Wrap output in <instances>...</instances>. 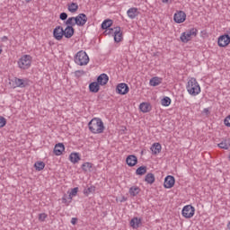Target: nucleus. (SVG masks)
I'll use <instances>...</instances> for the list:
<instances>
[{
	"instance_id": "46",
	"label": "nucleus",
	"mask_w": 230,
	"mask_h": 230,
	"mask_svg": "<svg viewBox=\"0 0 230 230\" xmlns=\"http://www.w3.org/2000/svg\"><path fill=\"white\" fill-rule=\"evenodd\" d=\"M203 112L205 113V114H207V116L209 114V109H208V108H205L204 110H203Z\"/></svg>"
},
{
	"instance_id": "5",
	"label": "nucleus",
	"mask_w": 230,
	"mask_h": 230,
	"mask_svg": "<svg viewBox=\"0 0 230 230\" xmlns=\"http://www.w3.org/2000/svg\"><path fill=\"white\" fill-rule=\"evenodd\" d=\"M181 215L184 218H191L195 215V208L191 205H186L182 208Z\"/></svg>"
},
{
	"instance_id": "24",
	"label": "nucleus",
	"mask_w": 230,
	"mask_h": 230,
	"mask_svg": "<svg viewBox=\"0 0 230 230\" xmlns=\"http://www.w3.org/2000/svg\"><path fill=\"white\" fill-rule=\"evenodd\" d=\"M145 181L147 182V184H154V182H155V175H154L152 172H149L146 175Z\"/></svg>"
},
{
	"instance_id": "45",
	"label": "nucleus",
	"mask_w": 230,
	"mask_h": 230,
	"mask_svg": "<svg viewBox=\"0 0 230 230\" xmlns=\"http://www.w3.org/2000/svg\"><path fill=\"white\" fill-rule=\"evenodd\" d=\"M76 222H78V218H76V217H72V219H71V225H72V226H76Z\"/></svg>"
},
{
	"instance_id": "47",
	"label": "nucleus",
	"mask_w": 230,
	"mask_h": 230,
	"mask_svg": "<svg viewBox=\"0 0 230 230\" xmlns=\"http://www.w3.org/2000/svg\"><path fill=\"white\" fill-rule=\"evenodd\" d=\"M162 3L168 4L169 3H172V0H162Z\"/></svg>"
},
{
	"instance_id": "17",
	"label": "nucleus",
	"mask_w": 230,
	"mask_h": 230,
	"mask_svg": "<svg viewBox=\"0 0 230 230\" xmlns=\"http://www.w3.org/2000/svg\"><path fill=\"white\" fill-rule=\"evenodd\" d=\"M161 84H163V78L157 76L151 78L149 81V84L152 87H157V85H161Z\"/></svg>"
},
{
	"instance_id": "8",
	"label": "nucleus",
	"mask_w": 230,
	"mask_h": 230,
	"mask_svg": "<svg viewBox=\"0 0 230 230\" xmlns=\"http://www.w3.org/2000/svg\"><path fill=\"white\" fill-rule=\"evenodd\" d=\"M173 20L177 24H181L186 21V13L183 11H179L174 13Z\"/></svg>"
},
{
	"instance_id": "33",
	"label": "nucleus",
	"mask_w": 230,
	"mask_h": 230,
	"mask_svg": "<svg viewBox=\"0 0 230 230\" xmlns=\"http://www.w3.org/2000/svg\"><path fill=\"white\" fill-rule=\"evenodd\" d=\"M46 167V164H44V162H36L34 164V168L38 171L40 172L42 171L43 168Z\"/></svg>"
},
{
	"instance_id": "38",
	"label": "nucleus",
	"mask_w": 230,
	"mask_h": 230,
	"mask_svg": "<svg viewBox=\"0 0 230 230\" xmlns=\"http://www.w3.org/2000/svg\"><path fill=\"white\" fill-rule=\"evenodd\" d=\"M63 204H66V206H69L71 204L72 200L69 201V195L65 194L62 198Z\"/></svg>"
},
{
	"instance_id": "35",
	"label": "nucleus",
	"mask_w": 230,
	"mask_h": 230,
	"mask_svg": "<svg viewBox=\"0 0 230 230\" xmlns=\"http://www.w3.org/2000/svg\"><path fill=\"white\" fill-rule=\"evenodd\" d=\"M137 175H145L146 173V166H140L136 171Z\"/></svg>"
},
{
	"instance_id": "30",
	"label": "nucleus",
	"mask_w": 230,
	"mask_h": 230,
	"mask_svg": "<svg viewBox=\"0 0 230 230\" xmlns=\"http://www.w3.org/2000/svg\"><path fill=\"white\" fill-rule=\"evenodd\" d=\"M65 24L66 26H76V17H69L66 22Z\"/></svg>"
},
{
	"instance_id": "18",
	"label": "nucleus",
	"mask_w": 230,
	"mask_h": 230,
	"mask_svg": "<svg viewBox=\"0 0 230 230\" xmlns=\"http://www.w3.org/2000/svg\"><path fill=\"white\" fill-rule=\"evenodd\" d=\"M139 109L141 112H144V113L150 112V111H152V105H150V103L148 102H142L139 105Z\"/></svg>"
},
{
	"instance_id": "6",
	"label": "nucleus",
	"mask_w": 230,
	"mask_h": 230,
	"mask_svg": "<svg viewBox=\"0 0 230 230\" xmlns=\"http://www.w3.org/2000/svg\"><path fill=\"white\" fill-rule=\"evenodd\" d=\"M128 91H130V88H128V84L125 83H120L116 87V93L125 95L128 93Z\"/></svg>"
},
{
	"instance_id": "26",
	"label": "nucleus",
	"mask_w": 230,
	"mask_h": 230,
	"mask_svg": "<svg viewBox=\"0 0 230 230\" xmlns=\"http://www.w3.org/2000/svg\"><path fill=\"white\" fill-rule=\"evenodd\" d=\"M96 191V187H94L93 185L85 188L83 190L84 195H85V197H89V195H91V193H94Z\"/></svg>"
},
{
	"instance_id": "14",
	"label": "nucleus",
	"mask_w": 230,
	"mask_h": 230,
	"mask_svg": "<svg viewBox=\"0 0 230 230\" xmlns=\"http://www.w3.org/2000/svg\"><path fill=\"white\" fill-rule=\"evenodd\" d=\"M126 163L128 164V166H136L137 164V156L134 155H129L127 158H126Z\"/></svg>"
},
{
	"instance_id": "16",
	"label": "nucleus",
	"mask_w": 230,
	"mask_h": 230,
	"mask_svg": "<svg viewBox=\"0 0 230 230\" xmlns=\"http://www.w3.org/2000/svg\"><path fill=\"white\" fill-rule=\"evenodd\" d=\"M66 150V146L62 143H58L54 147L55 155H62V153Z\"/></svg>"
},
{
	"instance_id": "51",
	"label": "nucleus",
	"mask_w": 230,
	"mask_h": 230,
	"mask_svg": "<svg viewBox=\"0 0 230 230\" xmlns=\"http://www.w3.org/2000/svg\"><path fill=\"white\" fill-rule=\"evenodd\" d=\"M2 49H0V53H1Z\"/></svg>"
},
{
	"instance_id": "9",
	"label": "nucleus",
	"mask_w": 230,
	"mask_h": 230,
	"mask_svg": "<svg viewBox=\"0 0 230 230\" xmlns=\"http://www.w3.org/2000/svg\"><path fill=\"white\" fill-rule=\"evenodd\" d=\"M230 43V37L229 35H221L218 38L217 44L219 48H226V46H229Z\"/></svg>"
},
{
	"instance_id": "20",
	"label": "nucleus",
	"mask_w": 230,
	"mask_h": 230,
	"mask_svg": "<svg viewBox=\"0 0 230 230\" xmlns=\"http://www.w3.org/2000/svg\"><path fill=\"white\" fill-rule=\"evenodd\" d=\"M127 13L129 19H136V17H137V8L131 7L128 10Z\"/></svg>"
},
{
	"instance_id": "28",
	"label": "nucleus",
	"mask_w": 230,
	"mask_h": 230,
	"mask_svg": "<svg viewBox=\"0 0 230 230\" xmlns=\"http://www.w3.org/2000/svg\"><path fill=\"white\" fill-rule=\"evenodd\" d=\"M139 224H141V219L137 217H134L130 221V226L133 229H137V227H139Z\"/></svg>"
},
{
	"instance_id": "43",
	"label": "nucleus",
	"mask_w": 230,
	"mask_h": 230,
	"mask_svg": "<svg viewBox=\"0 0 230 230\" xmlns=\"http://www.w3.org/2000/svg\"><path fill=\"white\" fill-rule=\"evenodd\" d=\"M59 19H60L61 21H66V19H67V14H66V13H61L59 14Z\"/></svg>"
},
{
	"instance_id": "39",
	"label": "nucleus",
	"mask_w": 230,
	"mask_h": 230,
	"mask_svg": "<svg viewBox=\"0 0 230 230\" xmlns=\"http://www.w3.org/2000/svg\"><path fill=\"white\" fill-rule=\"evenodd\" d=\"M219 148H223L224 150H228L229 146H227V143L226 142H221L218 144Z\"/></svg>"
},
{
	"instance_id": "31",
	"label": "nucleus",
	"mask_w": 230,
	"mask_h": 230,
	"mask_svg": "<svg viewBox=\"0 0 230 230\" xmlns=\"http://www.w3.org/2000/svg\"><path fill=\"white\" fill-rule=\"evenodd\" d=\"M111 26H112V20H105L102 23V30H108Z\"/></svg>"
},
{
	"instance_id": "32",
	"label": "nucleus",
	"mask_w": 230,
	"mask_h": 230,
	"mask_svg": "<svg viewBox=\"0 0 230 230\" xmlns=\"http://www.w3.org/2000/svg\"><path fill=\"white\" fill-rule=\"evenodd\" d=\"M171 103H172V99H170V97H164L161 101V104L163 105V107H170Z\"/></svg>"
},
{
	"instance_id": "21",
	"label": "nucleus",
	"mask_w": 230,
	"mask_h": 230,
	"mask_svg": "<svg viewBox=\"0 0 230 230\" xmlns=\"http://www.w3.org/2000/svg\"><path fill=\"white\" fill-rule=\"evenodd\" d=\"M90 93H98L100 91V84L98 82H93L89 84Z\"/></svg>"
},
{
	"instance_id": "4",
	"label": "nucleus",
	"mask_w": 230,
	"mask_h": 230,
	"mask_svg": "<svg viewBox=\"0 0 230 230\" xmlns=\"http://www.w3.org/2000/svg\"><path fill=\"white\" fill-rule=\"evenodd\" d=\"M31 60L32 58L30 55H23L19 60H18V67L20 69H30L31 67Z\"/></svg>"
},
{
	"instance_id": "11",
	"label": "nucleus",
	"mask_w": 230,
	"mask_h": 230,
	"mask_svg": "<svg viewBox=\"0 0 230 230\" xmlns=\"http://www.w3.org/2000/svg\"><path fill=\"white\" fill-rule=\"evenodd\" d=\"M164 186L168 190H170V188H173V186H175V178L172 175L166 176Z\"/></svg>"
},
{
	"instance_id": "41",
	"label": "nucleus",
	"mask_w": 230,
	"mask_h": 230,
	"mask_svg": "<svg viewBox=\"0 0 230 230\" xmlns=\"http://www.w3.org/2000/svg\"><path fill=\"white\" fill-rule=\"evenodd\" d=\"M115 31H116V28H114V29L109 28V29H106L105 33H106V35H114Z\"/></svg>"
},
{
	"instance_id": "42",
	"label": "nucleus",
	"mask_w": 230,
	"mask_h": 230,
	"mask_svg": "<svg viewBox=\"0 0 230 230\" xmlns=\"http://www.w3.org/2000/svg\"><path fill=\"white\" fill-rule=\"evenodd\" d=\"M6 125V119L4 117H0V128H3Z\"/></svg>"
},
{
	"instance_id": "34",
	"label": "nucleus",
	"mask_w": 230,
	"mask_h": 230,
	"mask_svg": "<svg viewBox=\"0 0 230 230\" xmlns=\"http://www.w3.org/2000/svg\"><path fill=\"white\" fill-rule=\"evenodd\" d=\"M77 193H78V187L72 189L71 192L68 194V200L69 201L73 200V197H76Z\"/></svg>"
},
{
	"instance_id": "23",
	"label": "nucleus",
	"mask_w": 230,
	"mask_h": 230,
	"mask_svg": "<svg viewBox=\"0 0 230 230\" xmlns=\"http://www.w3.org/2000/svg\"><path fill=\"white\" fill-rule=\"evenodd\" d=\"M69 161L73 163V164H76L78 161H80V154L79 153H71L69 155Z\"/></svg>"
},
{
	"instance_id": "49",
	"label": "nucleus",
	"mask_w": 230,
	"mask_h": 230,
	"mask_svg": "<svg viewBox=\"0 0 230 230\" xmlns=\"http://www.w3.org/2000/svg\"><path fill=\"white\" fill-rule=\"evenodd\" d=\"M227 229L230 230V221H229L228 224H227Z\"/></svg>"
},
{
	"instance_id": "40",
	"label": "nucleus",
	"mask_w": 230,
	"mask_h": 230,
	"mask_svg": "<svg viewBox=\"0 0 230 230\" xmlns=\"http://www.w3.org/2000/svg\"><path fill=\"white\" fill-rule=\"evenodd\" d=\"M48 218V215L46 213H41L39 215V220L40 222H44Z\"/></svg>"
},
{
	"instance_id": "25",
	"label": "nucleus",
	"mask_w": 230,
	"mask_h": 230,
	"mask_svg": "<svg viewBox=\"0 0 230 230\" xmlns=\"http://www.w3.org/2000/svg\"><path fill=\"white\" fill-rule=\"evenodd\" d=\"M181 42H184L185 44L190 42V40H191V36L187 32V31L185 32H182L181 37H180Z\"/></svg>"
},
{
	"instance_id": "36",
	"label": "nucleus",
	"mask_w": 230,
	"mask_h": 230,
	"mask_svg": "<svg viewBox=\"0 0 230 230\" xmlns=\"http://www.w3.org/2000/svg\"><path fill=\"white\" fill-rule=\"evenodd\" d=\"M91 168H93V164L86 162L84 164H83L82 165V170L84 172H89V170H91Z\"/></svg>"
},
{
	"instance_id": "29",
	"label": "nucleus",
	"mask_w": 230,
	"mask_h": 230,
	"mask_svg": "<svg viewBox=\"0 0 230 230\" xmlns=\"http://www.w3.org/2000/svg\"><path fill=\"white\" fill-rule=\"evenodd\" d=\"M14 84L16 87H26V82H24V79H21V78H14Z\"/></svg>"
},
{
	"instance_id": "12",
	"label": "nucleus",
	"mask_w": 230,
	"mask_h": 230,
	"mask_svg": "<svg viewBox=\"0 0 230 230\" xmlns=\"http://www.w3.org/2000/svg\"><path fill=\"white\" fill-rule=\"evenodd\" d=\"M113 37L115 42H121V40H123V32L120 27H115Z\"/></svg>"
},
{
	"instance_id": "7",
	"label": "nucleus",
	"mask_w": 230,
	"mask_h": 230,
	"mask_svg": "<svg viewBox=\"0 0 230 230\" xmlns=\"http://www.w3.org/2000/svg\"><path fill=\"white\" fill-rule=\"evenodd\" d=\"M53 37L56 40H62L64 39V28L60 25L53 30Z\"/></svg>"
},
{
	"instance_id": "48",
	"label": "nucleus",
	"mask_w": 230,
	"mask_h": 230,
	"mask_svg": "<svg viewBox=\"0 0 230 230\" xmlns=\"http://www.w3.org/2000/svg\"><path fill=\"white\" fill-rule=\"evenodd\" d=\"M2 40H8V37L4 36V37L2 38Z\"/></svg>"
},
{
	"instance_id": "1",
	"label": "nucleus",
	"mask_w": 230,
	"mask_h": 230,
	"mask_svg": "<svg viewBox=\"0 0 230 230\" xmlns=\"http://www.w3.org/2000/svg\"><path fill=\"white\" fill-rule=\"evenodd\" d=\"M88 128L92 132V134H103V130H105V126L103 125V121L100 118H93L88 123Z\"/></svg>"
},
{
	"instance_id": "22",
	"label": "nucleus",
	"mask_w": 230,
	"mask_h": 230,
	"mask_svg": "<svg viewBox=\"0 0 230 230\" xmlns=\"http://www.w3.org/2000/svg\"><path fill=\"white\" fill-rule=\"evenodd\" d=\"M67 10H68V12H70V13H75V12H78V4H76L75 2L68 4Z\"/></svg>"
},
{
	"instance_id": "3",
	"label": "nucleus",
	"mask_w": 230,
	"mask_h": 230,
	"mask_svg": "<svg viewBox=\"0 0 230 230\" xmlns=\"http://www.w3.org/2000/svg\"><path fill=\"white\" fill-rule=\"evenodd\" d=\"M74 60L77 66H87L89 64V56L85 51L80 50L75 54Z\"/></svg>"
},
{
	"instance_id": "27",
	"label": "nucleus",
	"mask_w": 230,
	"mask_h": 230,
	"mask_svg": "<svg viewBox=\"0 0 230 230\" xmlns=\"http://www.w3.org/2000/svg\"><path fill=\"white\" fill-rule=\"evenodd\" d=\"M141 191V189L137 186H133L129 189V195L131 197H136L137 195H139V192Z\"/></svg>"
},
{
	"instance_id": "50",
	"label": "nucleus",
	"mask_w": 230,
	"mask_h": 230,
	"mask_svg": "<svg viewBox=\"0 0 230 230\" xmlns=\"http://www.w3.org/2000/svg\"><path fill=\"white\" fill-rule=\"evenodd\" d=\"M25 1H26V3H31V0H25Z\"/></svg>"
},
{
	"instance_id": "10",
	"label": "nucleus",
	"mask_w": 230,
	"mask_h": 230,
	"mask_svg": "<svg viewBox=\"0 0 230 230\" xmlns=\"http://www.w3.org/2000/svg\"><path fill=\"white\" fill-rule=\"evenodd\" d=\"M87 22V15L85 13H79L75 16V24L76 26H85Z\"/></svg>"
},
{
	"instance_id": "19",
	"label": "nucleus",
	"mask_w": 230,
	"mask_h": 230,
	"mask_svg": "<svg viewBox=\"0 0 230 230\" xmlns=\"http://www.w3.org/2000/svg\"><path fill=\"white\" fill-rule=\"evenodd\" d=\"M163 146L159 143H154L151 146V151L155 155H157V154H161Z\"/></svg>"
},
{
	"instance_id": "44",
	"label": "nucleus",
	"mask_w": 230,
	"mask_h": 230,
	"mask_svg": "<svg viewBox=\"0 0 230 230\" xmlns=\"http://www.w3.org/2000/svg\"><path fill=\"white\" fill-rule=\"evenodd\" d=\"M224 123L226 127H230V115L225 119Z\"/></svg>"
},
{
	"instance_id": "15",
	"label": "nucleus",
	"mask_w": 230,
	"mask_h": 230,
	"mask_svg": "<svg viewBox=\"0 0 230 230\" xmlns=\"http://www.w3.org/2000/svg\"><path fill=\"white\" fill-rule=\"evenodd\" d=\"M97 83H99V85H107L109 83V75H107V74H101L97 77Z\"/></svg>"
},
{
	"instance_id": "13",
	"label": "nucleus",
	"mask_w": 230,
	"mask_h": 230,
	"mask_svg": "<svg viewBox=\"0 0 230 230\" xmlns=\"http://www.w3.org/2000/svg\"><path fill=\"white\" fill-rule=\"evenodd\" d=\"M63 36L66 37V39H71L75 35V28L72 26H66V29H63Z\"/></svg>"
},
{
	"instance_id": "37",
	"label": "nucleus",
	"mask_w": 230,
	"mask_h": 230,
	"mask_svg": "<svg viewBox=\"0 0 230 230\" xmlns=\"http://www.w3.org/2000/svg\"><path fill=\"white\" fill-rule=\"evenodd\" d=\"M187 33L191 37H197V33H199V31L196 28L190 29L187 31Z\"/></svg>"
},
{
	"instance_id": "2",
	"label": "nucleus",
	"mask_w": 230,
	"mask_h": 230,
	"mask_svg": "<svg viewBox=\"0 0 230 230\" xmlns=\"http://www.w3.org/2000/svg\"><path fill=\"white\" fill-rule=\"evenodd\" d=\"M186 89L187 93H189L190 96H197L200 94V85L199 84V82H197V79L193 77L188 81Z\"/></svg>"
}]
</instances>
